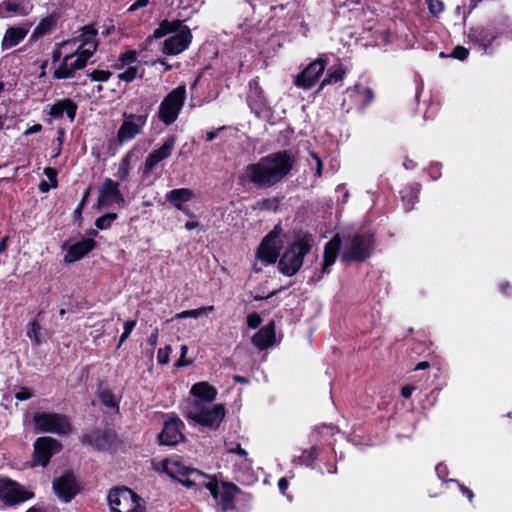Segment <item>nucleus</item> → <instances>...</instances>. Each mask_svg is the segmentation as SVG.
Returning a JSON list of instances; mask_svg holds the SVG:
<instances>
[{
    "label": "nucleus",
    "mask_w": 512,
    "mask_h": 512,
    "mask_svg": "<svg viewBox=\"0 0 512 512\" xmlns=\"http://www.w3.org/2000/svg\"><path fill=\"white\" fill-rule=\"evenodd\" d=\"M426 3L430 14L434 17H439L444 10V2L442 0H426Z\"/></svg>",
    "instance_id": "45"
},
{
    "label": "nucleus",
    "mask_w": 512,
    "mask_h": 512,
    "mask_svg": "<svg viewBox=\"0 0 512 512\" xmlns=\"http://www.w3.org/2000/svg\"><path fill=\"white\" fill-rule=\"evenodd\" d=\"M132 157H133V151L127 152L122 157L120 164H119V168L117 170V173L115 174L119 180L125 181L128 178Z\"/></svg>",
    "instance_id": "39"
},
{
    "label": "nucleus",
    "mask_w": 512,
    "mask_h": 512,
    "mask_svg": "<svg viewBox=\"0 0 512 512\" xmlns=\"http://www.w3.org/2000/svg\"><path fill=\"white\" fill-rule=\"evenodd\" d=\"M281 233L282 227L280 224H277L262 239L256 251V257L259 260L267 264H274L277 261L283 248V242L280 239Z\"/></svg>",
    "instance_id": "9"
},
{
    "label": "nucleus",
    "mask_w": 512,
    "mask_h": 512,
    "mask_svg": "<svg viewBox=\"0 0 512 512\" xmlns=\"http://www.w3.org/2000/svg\"><path fill=\"white\" fill-rule=\"evenodd\" d=\"M137 74H138V67L130 66L124 72L120 73L118 75V78L121 81L130 83V82H132V81H134L136 79Z\"/></svg>",
    "instance_id": "46"
},
{
    "label": "nucleus",
    "mask_w": 512,
    "mask_h": 512,
    "mask_svg": "<svg viewBox=\"0 0 512 512\" xmlns=\"http://www.w3.org/2000/svg\"><path fill=\"white\" fill-rule=\"evenodd\" d=\"M187 352H188L187 345H182L181 346L180 357H179V359L175 363L176 367H184V366H188V365L191 364V361H188V360L185 359L186 355H187Z\"/></svg>",
    "instance_id": "54"
},
{
    "label": "nucleus",
    "mask_w": 512,
    "mask_h": 512,
    "mask_svg": "<svg viewBox=\"0 0 512 512\" xmlns=\"http://www.w3.org/2000/svg\"><path fill=\"white\" fill-rule=\"evenodd\" d=\"M97 396H98L99 401L105 407H108V408H118L119 407V402L116 399V396L114 395V393L110 389L99 387V389L97 391Z\"/></svg>",
    "instance_id": "38"
},
{
    "label": "nucleus",
    "mask_w": 512,
    "mask_h": 512,
    "mask_svg": "<svg viewBox=\"0 0 512 512\" xmlns=\"http://www.w3.org/2000/svg\"><path fill=\"white\" fill-rule=\"evenodd\" d=\"M33 424L36 430L44 433L69 435L73 430L70 418L56 412H36L33 415Z\"/></svg>",
    "instance_id": "7"
},
{
    "label": "nucleus",
    "mask_w": 512,
    "mask_h": 512,
    "mask_svg": "<svg viewBox=\"0 0 512 512\" xmlns=\"http://www.w3.org/2000/svg\"><path fill=\"white\" fill-rule=\"evenodd\" d=\"M113 203L123 206L126 201L120 190L119 182L105 178L99 189L97 204L99 208H106Z\"/></svg>",
    "instance_id": "16"
},
{
    "label": "nucleus",
    "mask_w": 512,
    "mask_h": 512,
    "mask_svg": "<svg viewBox=\"0 0 512 512\" xmlns=\"http://www.w3.org/2000/svg\"><path fill=\"white\" fill-rule=\"evenodd\" d=\"M279 204L280 199L278 197L265 198L257 202V208L265 211H277Z\"/></svg>",
    "instance_id": "43"
},
{
    "label": "nucleus",
    "mask_w": 512,
    "mask_h": 512,
    "mask_svg": "<svg viewBox=\"0 0 512 512\" xmlns=\"http://www.w3.org/2000/svg\"><path fill=\"white\" fill-rule=\"evenodd\" d=\"M32 396H33L32 392L30 391V389H28L26 387H21L20 391L15 393V398L18 401L29 400L30 398H32Z\"/></svg>",
    "instance_id": "55"
},
{
    "label": "nucleus",
    "mask_w": 512,
    "mask_h": 512,
    "mask_svg": "<svg viewBox=\"0 0 512 512\" xmlns=\"http://www.w3.org/2000/svg\"><path fill=\"white\" fill-rule=\"evenodd\" d=\"M186 99V86L179 85L170 91L162 100L159 110L158 118L166 126L173 124L185 103Z\"/></svg>",
    "instance_id": "8"
},
{
    "label": "nucleus",
    "mask_w": 512,
    "mask_h": 512,
    "mask_svg": "<svg viewBox=\"0 0 512 512\" xmlns=\"http://www.w3.org/2000/svg\"><path fill=\"white\" fill-rule=\"evenodd\" d=\"M194 193L189 188H176L172 189L166 194L167 202L176 209H182L185 203L191 201Z\"/></svg>",
    "instance_id": "31"
},
{
    "label": "nucleus",
    "mask_w": 512,
    "mask_h": 512,
    "mask_svg": "<svg viewBox=\"0 0 512 512\" xmlns=\"http://www.w3.org/2000/svg\"><path fill=\"white\" fill-rule=\"evenodd\" d=\"M288 487H289L288 479L286 477H281L278 480V488H279L280 493L285 495Z\"/></svg>",
    "instance_id": "59"
},
{
    "label": "nucleus",
    "mask_w": 512,
    "mask_h": 512,
    "mask_svg": "<svg viewBox=\"0 0 512 512\" xmlns=\"http://www.w3.org/2000/svg\"><path fill=\"white\" fill-rule=\"evenodd\" d=\"M80 440L97 451H107L117 442L118 435L113 429H94L83 434Z\"/></svg>",
    "instance_id": "15"
},
{
    "label": "nucleus",
    "mask_w": 512,
    "mask_h": 512,
    "mask_svg": "<svg viewBox=\"0 0 512 512\" xmlns=\"http://www.w3.org/2000/svg\"><path fill=\"white\" fill-rule=\"evenodd\" d=\"M345 75V69L342 65L330 68L325 76V78L320 83V86L316 93H319L326 85L335 84L343 80Z\"/></svg>",
    "instance_id": "36"
},
{
    "label": "nucleus",
    "mask_w": 512,
    "mask_h": 512,
    "mask_svg": "<svg viewBox=\"0 0 512 512\" xmlns=\"http://www.w3.org/2000/svg\"><path fill=\"white\" fill-rule=\"evenodd\" d=\"M172 348L170 345H166L164 348H160L157 352V361L161 365L168 364L170 360V353Z\"/></svg>",
    "instance_id": "48"
},
{
    "label": "nucleus",
    "mask_w": 512,
    "mask_h": 512,
    "mask_svg": "<svg viewBox=\"0 0 512 512\" xmlns=\"http://www.w3.org/2000/svg\"><path fill=\"white\" fill-rule=\"evenodd\" d=\"M118 218L117 213H106L95 220V226L99 230H106L111 227L112 223Z\"/></svg>",
    "instance_id": "42"
},
{
    "label": "nucleus",
    "mask_w": 512,
    "mask_h": 512,
    "mask_svg": "<svg viewBox=\"0 0 512 512\" xmlns=\"http://www.w3.org/2000/svg\"><path fill=\"white\" fill-rule=\"evenodd\" d=\"M247 103L249 107L261 109L266 105L264 91L260 85L259 77L256 76L248 82Z\"/></svg>",
    "instance_id": "28"
},
{
    "label": "nucleus",
    "mask_w": 512,
    "mask_h": 512,
    "mask_svg": "<svg viewBox=\"0 0 512 512\" xmlns=\"http://www.w3.org/2000/svg\"><path fill=\"white\" fill-rule=\"evenodd\" d=\"M246 321H247V326L249 328L257 329L262 323V318L260 317V315L258 313L252 312L247 316Z\"/></svg>",
    "instance_id": "53"
},
{
    "label": "nucleus",
    "mask_w": 512,
    "mask_h": 512,
    "mask_svg": "<svg viewBox=\"0 0 512 512\" xmlns=\"http://www.w3.org/2000/svg\"><path fill=\"white\" fill-rule=\"evenodd\" d=\"M184 422L177 416L171 415L163 423V428L158 434V442L160 445L175 446L185 441L183 430Z\"/></svg>",
    "instance_id": "12"
},
{
    "label": "nucleus",
    "mask_w": 512,
    "mask_h": 512,
    "mask_svg": "<svg viewBox=\"0 0 512 512\" xmlns=\"http://www.w3.org/2000/svg\"><path fill=\"white\" fill-rule=\"evenodd\" d=\"M90 58V52L76 54L74 51L71 54L65 55L58 68L53 72V78L55 80L74 78L76 71L83 70Z\"/></svg>",
    "instance_id": "11"
},
{
    "label": "nucleus",
    "mask_w": 512,
    "mask_h": 512,
    "mask_svg": "<svg viewBox=\"0 0 512 512\" xmlns=\"http://www.w3.org/2000/svg\"><path fill=\"white\" fill-rule=\"evenodd\" d=\"M28 34V29L20 26L9 27L3 36L1 47L7 50L17 46Z\"/></svg>",
    "instance_id": "29"
},
{
    "label": "nucleus",
    "mask_w": 512,
    "mask_h": 512,
    "mask_svg": "<svg viewBox=\"0 0 512 512\" xmlns=\"http://www.w3.org/2000/svg\"><path fill=\"white\" fill-rule=\"evenodd\" d=\"M318 455L319 453L317 447L313 446L309 449L303 450L301 455L295 459V462L300 465H305L306 467L312 468Z\"/></svg>",
    "instance_id": "37"
},
{
    "label": "nucleus",
    "mask_w": 512,
    "mask_h": 512,
    "mask_svg": "<svg viewBox=\"0 0 512 512\" xmlns=\"http://www.w3.org/2000/svg\"><path fill=\"white\" fill-rule=\"evenodd\" d=\"M465 36L466 42L472 48L492 56L500 45L499 38L512 39V20L507 15H497L486 24L470 27Z\"/></svg>",
    "instance_id": "3"
},
{
    "label": "nucleus",
    "mask_w": 512,
    "mask_h": 512,
    "mask_svg": "<svg viewBox=\"0 0 512 512\" xmlns=\"http://www.w3.org/2000/svg\"><path fill=\"white\" fill-rule=\"evenodd\" d=\"M60 17V13L54 11L45 18L41 19L38 25L33 30L29 42H36L39 38L51 32L57 26Z\"/></svg>",
    "instance_id": "27"
},
{
    "label": "nucleus",
    "mask_w": 512,
    "mask_h": 512,
    "mask_svg": "<svg viewBox=\"0 0 512 512\" xmlns=\"http://www.w3.org/2000/svg\"><path fill=\"white\" fill-rule=\"evenodd\" d=\"M158 329H154L151 335L148 337V344L152 347L156 346L158 342Z\"/></svg>",
    "instance_id": "63"
},
{
    "label": "nucleus",
    "mask_w": 512,
    "mask_h": 512,
    "mask_svg": "<svg viewBox=\"0 0 512 512\" xmlns=\"http://www.w3.org/2000/svg\"><path fill=\"white\" fill-rule=\"evenodd\" d=\"M326 68V61L324 59H316L315 61L311 62L301 73H299L295 80L294 84L297 87L303 88V89H310L312 88L320 76L323 74L324 70Z\"/></svg>",
    "instance_id": "20"
},
{
    "label": "nucleus",
    "mask_w": 512,
    "mask_h": 512,
    "mask_svg": "<svg viewBox=\"0 0 512 512\" xmlns=\"http://www.w3.org/2000/svg\"><path fill=\"white\" fill-rule=\"evenodd\" d=\"M295 163L296 158L289 149L270 153L256 163L246 165L239 176V183H250L258 189L274 187L291 173Z\"/></svg>",
    "instance_id": "2"
},
{
    "label": "nucleus",
    "mask_w": 512,
    "mask_h": 512,
    "mask_svg": "<svg viewBox=\"0 0 512 512\" xmlns=\"http://www.w3.org/2000/svg\"><path fill=\"white\" fill-rule=\"evenodd\" d=\"M60 441L50 436L38 437L33 444L32 467H46L51 458L62 450Z\"/></svg>",
    "instance_id": "10"
},
{
    "label": "nucleus",
    "mask_w": 512,
    "mask_h": 512,
    "mask_svg": "<svg viewBox=\"0 0 512 512\" xmlns=\"http://www.w3.org/2000/svg\"><path fill=\"white\" fill-rule=\"evenodd\" d=\"M349 101L353 105H349L347 111L353 107L363 112L368 106L374 101L375 94L372 88L363 86L360 83H356L352 87H348L345 92Z\"/></svg>",
    "instance_id": "19"
},
{
    "label": "nucleus",
    "mask_w": 512,
    "mask_h": 512,
    "mask_svg": "<svg viewBox=\"0 0 512 512\" xmlns=\"http://www.w3.org/2000/svg\"><path fill=\"white\" fill-rule=\"evenodd\" d=\"M468 56H469V49H467L466 47L461 46V45H457L456 47H454V49L451 52V57H453L457 60H460V61L466 60L468 58Z\"/></svg>",
    "instance_id": "51"
},
{
    "label": "nucleus",
    "mask_w": 512,
    "mask_h": 512,
    "mask_svg": "<svg viewBox=\"0 0 512 512\" xmlns=\"http://www.w3.org/2000/svg\"><path fill=\"white\" fill-rule=\"evenodd\" d=\"M140 125H135L133 121H123L117 131V141L120 145L134 139L142 132Z\"/></svg>",
    "instance_id": "32"
},
{
    "label": "nucleus",
    "mask_w": 512,
    "mask_h": 512,
    "mask_svg": "<svg viewBox=\"0 0 512 512\" xmlns=\"http://www.w3.org/2000/svg\"><path fill=\"white\" fill-rule=\"evenodd\" d=\"M149 3V0H136L129 8V11H136L139 8H143L147 6Z\"/></svg>",
    "instance_id": "62"
},
{
    "label": "nucleus",
    "mask_w": 512,
    "mask_h": 512,
    "mask_svg": "<svg viewBox=\"0 0 512 512\" xmlns=\"http://www.w3.org/2000/svg\"><path fill=\"white\" fill-rule=\"evenodd\" d=\"M342 240L339 234H335L324 246L323 262L321 264V274H328L331 267L337 260L341 249Z\"/></svg>",
    "instance_id": "24"
},
{
    "label": "nucleus",
    "mask_w": 512,
    "mask_h": 512,
    "mask_svg": "<svg viewBox=\"0 0 512 512\" xmlns=\"http://www.w3.org/2000/svg\"><path fill=\"white\" fill-rule=\"evenodd\" d=\"M229 452L237 454L238 456H240L241 458H243L246 461L249 460L248 452L244 448H242L241 444H239V443H237L234 448H230Z\"/></svg>",
    "instance_id": "56"
},
{
    "label": "nucleus",
    "mask_w": 512,
    "mask_h": 512,
    "mask_svg": "<svg viewBox=\"0 0 512 512\" xmlns=\"http://www.w3.org/2000/svg\"><path fill=\"white\" fill-rule=\"evenodd\" d=\"M275 322L271 320L261 327L252 337V344L259 350H266L276 341Z\"/></svg>",
    "instance_id": "26"
},
{
    "label": "nucleus",
    "mask_w": 512,
    "mask_h": 512,
    "mask_svg": "<svg viewBox=\"0 0 512 512\" xmlns=\"http://www.w3.org/2000/svg\"><path fill=\"white\" fill-rule=\"evenodd\" d=\"M138 52L136 50L129 49L119 56V61L122 63V65H127L130 63H133L137 60Z\"/></svg>",
    "instance_id": "47"
},
{
    "label": "nucleus",
    "mask_w": 512,
    "mask_h": 512,
    "mask_svg": "<svg viewBox=\"0 0 512 512\" xmlns=\"http://www.w3.org/2000/svg\"><path fill=\"white\" fill-rule=\"evenodd\" d=\"M87 76L93 82H107L112 76V73L109 70L95 69L91 72H88Z\"/></svg>",
    "instance_id": "44"
},
{
    "label": "nucleus",
    "mask_w": 512,
    "mask_h": 512,
    "mask_svg": "<svg viewBox=\"0 0 512 512\" xmlns=\"http://www.w3.org/2000/svg\"><path fill=\"white\" fill-rule=\"evenodd\" d=\"M137 321L136 320H127L124 322V331L128 333H132L134 328L136 327Z\"/></svg>",
    "instance_id": "64"
},
{
    "label": "nucleus",
    "mask_w": 512,
    "mask_h": 512,
    "mask_svg": "<svg viewBox=\"0 0 512 512\" xmlns=\"http://www.w3.org/2000/svg\"><path fill=\"white\" fill-rule=\"evenodd\" d=\"M53 489L57 496L65 503L70 502L79 492L76 478L70 471L54 479Z\"/></svg>",
    "instance_id": "22"
},
{
    "label": "nucleus",
    "mask_w": 512,
    "mask_h": 512,
    "mask_svg": "<svg viewBox=\"0 0 512 512\" xmlns=\"http://www.w3.org/2000/svg\"><path fill=\"white\" fill-rule=\"evenodd\" d=\"M454 481L458 484V487H459V490L461 491V493L464 496H466L470 502H472L473 498H474L473 491L470 488L466 487L464 484L460 483L459 481H457V480H454Z\"/></svg>",
    "instance_id": "58"
},
{
    "label": "nucleus",
    "mask_w": 512,
    "mask_h": 512,
    "mask_svg": "<svg viewBox=\"0 0 512 512\" xmlns=\"http://www.w3.org/2000/svg\"><path fill=\"white\" fill-rule=\"evenodd\" d=\"M34 496L32 492H28L22 486L10 479H0V500L7 505H16L31 499Z\"/></svg>",
    "instance_id": "14"
},
{
    "label": "nucleus",
    "mask_w": 512,
    "mask_h": 512,
    "mask_svg": "<svg viewBox=\"0 0 512 512\" xmlns=\"http://www.w3.org/2000/svg\"><path fill=\"white\" fill-rule=\"evenodd\" d=\"M98 30L93 25H85L80 29V34L71 39L70 42L79 43L78 48L75 50L76 54L82 52H90L91 57L96 53L99 40L97 38Z\"/></svg>",
    "instance_id": "21"
},
{
    "label": "nucleus",
    "mask_w": 512,
    "mask_h": 512,
    "mask_svg": "<svg viewBox=\"0 0 512 512\" xmlns=\"http://www.w3.org/2000/svg\"><path fill=\"white\" fill-rule=\"evenodd\" d=\"M183 25L181 20L168 21L167 19L162 20L159 23L158 28H156L150 38L160 39L165 37L168 34L175 33L181 28Z\"/></svg>",
    "instance_id": "34"
},
{
    "label": "nucleus",
    "mask_w": 512,
    "mask_h": 512,
    "mask_svg": "<svg viewBox=\"0 0 512 512\" xmlns=\"http://www.w3.org/2000/svg\"><path fill=\"white\" fill-rule=\"evenodd\" d=\"M349 245L342 252L343 262L363 263L371 257L374 247V236L370 232H357L348 237Z\"/></svg>",
    "instance_id": "5"
},
{
    "label": "nucleus",
    "mask_w": 512,
    "mask_h": 512,
    "mask_svg": "<svg viewBox=\"0 0 512 512\" xmlns=\"http://www.w3.org/2000/svg\"><path fill=\"white\" fill-rule=\"evenodd\" d=\"M0 11H4L8 15L27 16L29 14L25 0H3L0 3Z\"/></svg>",
    "instance_id": "33"
},
{
    "label": "nucleus",
    "mask_w": 512,
    "mask_h": 512,
    "mask_svg": "<svg viewBox=\"0 0 512 512\" xmlns=\"http://www.w3.org/2000/svg\"><path fill=\"white\" fill-rule=\"evenodd\" d=\"M215 310L214 306H206L198 309L185 310L175 315V319L199 318L204 314L211 313Z\"/></svg>",
    "instance_id": "40"
},
{
    "label": "nucleus",
    "mask_w": 512,
    "mask_h": 512,
    "mask_svg": "<svg viewBox=\"0 0 512 512\" xmlns=\"http://www.w3.org/2000/svg\"><path fill=\"white\" fill-rule=\"evenodd\" d=\"M176 142L175 135L168 136L164 143L157 149L153 150L147 157L143 166V176H149L156 166L168 159L174 150Z\"/></svg>",
    "instance_id": "17"
},
{
    "label": "nucleus",
    "mask_w": 512,
    "mask_h": 512,
    "mask_svg": "<svg viewBox=\"0 0 512 512\" xmlns=\"http://www.w3.org/2000/svg\"><path fill=\"white\" fill-rule=\"evenodd\" d=\"M27 336L31 339L35 346L41 345V325L37 320H33L29 323Z\"/></svg>",
    "instance_id": "41"
},
{
    "label": "nucleus",
    "mask_w": 512,
    "mask_h": 512,
    "mask_svg": "<svg viewBox=\"0 0 512 512\" xmlns=\"http://www.w3.org/2000/svg\"><path fill=\"white\" fill-rule=\"evenodd\" d=\"M226 414L224 405L215 404L212 408H201L190 413L187 418L193 420L200 426L217 430Z\"/></svg>",
    "instance_id": "13"
},
{
    "label": "nucleus",
    "mask_w": 512,
    "mask_h": 512,
    "mask_svg": "<svg viewBox=\"0 0 512 512\" xmlns=\"http://www.w3.org/2000/svg\"><path fill=\"white\" fill-rule=\"evenodd\" d=\"M43 129L42 125L40 123H37V124H34L32 126H30L29 128H27L23 135H32V134H36V133H39L41 132Z\"/></svg>",
    "instance_id": "60"
},
{
    "label": "nucleus",
    "mask_w": 512,
    "mask_h": 512,
    "mask_svg": "<svg viewBox=\"0 0 512 512\" xmlns=\"http://www.w3.org/2000/svg\"><path fill=\"white\" fill-rule=\"evenodd\" d=\"M77 109L78 106L72 99H59L49 106L48 115L53 119H61L66 114L67 118L72 122L76 117Z\"/></svg>",
    "instance_id": "25"
},
{
    "label": "nucleus",
    "mask_w": 512,
    "mask_h": 512,
    "mask_svg": "<svg viewBox=\"0 0 512 512\" xmlns=\"http://www.w3.org/2000/svg\"><path fill=\"white\" fill-rule=\"evenodd\" d=\"M498 290L504 296H510L512 293V286L509 281H501L498 284Z\"/></svg>",
    "instance_id": "57"
},
{
    "label": "nucleus",
    "mask_w": 512,
    "mask_h": 512,
    "mask_svg": "<svg viewBox=\"0 0 512 512\" xmlns=\"http://www.w3.org/2000/svg\"><path fill=\"white\" fill-rule=\"evenodd\" d=\"M193 39L190 28L182 25L175 34L167 38L163 43L162 52L165 55H177L185 51Z\"/></svg>",
    "instance_id": "18"
},
{
    "label": "nucleus",
    "mask_w": 512,
    "mask_h": 512,
    "mask_svg": "<svg viewBox=\"0 0 512 512\" xmlns=\"http://www.w3.org/2000/svg\"><path fill=\"white\" fill-rule=\"evenodd\" d=\"M44 175L48 178V180L50 182L49 184L52 186V188L58 187V180H57L58 172L55 168L46 167L44 169Z\"/></svg>",
    "instance_id": "52"
},
{
    "label": "nucleus",
    "mask_w": 512,
    "mask_h": 512,
    "mask_svg": "<svg viewBox=\"0 0 512 512\" xmlns=\"http://www.w3.org/2000/svg\"><path fill=\"white\" fill-rule=\"evenodd\" d=\"M108 503L112 512H146L143 499L125 486L111 489Z\"/></svg>",
    "instance_id": "6"
},
{
    "label": "nucleus",
    "mask_w": 512,
    "mask_h": 512,
    "mask_svg": "<svg viewBox=\"0 0 512 512\" xmlns=\"http://www.w3.org/2000/svg\"><path fill=\"white\" fill-rule=\"evenodd\" d=\"M69 43V41H62L60 43H57L53 50H52V53H51V60H52V64H56L58 62L61 63L63 57H62V52H61V48L64 47L65 45H67Z\"/></svg>",
    "instance_id": "49"
},
{
    "label": "nucleus",
    "mask_w": 512,
    "mask_h": 512,
    "mask_svg": "<svg viewBox=\"0 0 512 512\" xmlns=\"http://www.w3.org/2000/svg\"><path fill=\"white\" fill-rule=\"evenodd\" d=\"M420 191H421V184L418 182H413V183L405 186L400 191L401 199L405 204H407L409 206H413L414 203L418 201Z\"/></svg>",
    "instance_id": "35"
},
{
    "label": "nucleus",
    "mask_w": 512,
    "mask_h": 512,
    "mask_svg": "<svg viewBox=\"0 0 512 512\" xmlns=\"http://www.w3.org/2000/svg\"><path fill=\"white\" fill-rule=\"evenodd\" d=\"M164 472L187 488L207 489L220 506L221 512L236 509L235 498L241 493V489L235 483L225 481L220 485L216 475L187 467L180 461L164 462Z\"/></svg>",
    "instance_id": "1"
},
{
    "label": "nucleus",
    "mask_w": 512,
    "mask_h": 512,
    "mask_svg": "<svg viewBox=\"0 0 512 512\" xmlns=\"http://www.w3.org/2000/svg\"><path fill=\"white\" fill-rule=\"evenodd\" d=\"M415 390V387L414 386H411V385H405L404 387H402L401 389V396L405 399H409L413 393V391Z\"/></svg>",
    "instance_id": "61"
},
{
    "label": "nucleus",
    "mask_w": 512,
    "mask_h": 512,
    "mask_svg": "<svg viewBox=\"0 0 512 512\" xmlns=\"http://www.w3.org/2000/svg\"><path fill=\"white\" fill-rule=\"evenodd\" d=\"M192 396L201 402H213L217 397V389L208 382L195 383L190 390Z\"/></svg>",
    "instance_id": "30"
},
{
    "label": "nucleus",
    "mask_w": 512,
    "mask_h": 512,
    "mask_svg": "<svg viewBox=\"0 0 512 512\" xmlns=\"http://www.w3.org/2000/svg\"><path fill=\"white\" fill-rule=\"evenodd\" d=\"M313 245V235L308 232L301 233L288 245L280 257L278 261L279 271L287 277L296 275L303 266L304 258L310 253Z\"/></svg>",
    "instance_id": "4"
},
{
    "label": "nucleus",
    "mask_w": 512,
    "mask_h": 512,
    "mask_svg": "<svg viewBox=\"0 0 512 512\" xmlns=\"http://www.w3.org/2000/svg\"><path fill=\"white\" fill-rule=\"evenodd\" d=\"M124 117V121H133L135 125H140V127H144L147 122L148 113L146 112L142 115L124 113Z\"/></svg>",
    "instance_id": "50"
},
{
    "label": "nucleus",
    "mask_w": 512,
    "mask_h": 512,
    "mask_svg": "<svg viewBox=\"0 0 512 512\" xmlns=\"http://www.w3.org/2000/svg\"><path fill=\"white\" fill-rule=\"evenodd\" d=\"M96 247V241L92 238H82L80 241L71 245L64 255V263H75L87 256Z\"/></svg>",
    "instance_id": "23"
}]
</instances>
